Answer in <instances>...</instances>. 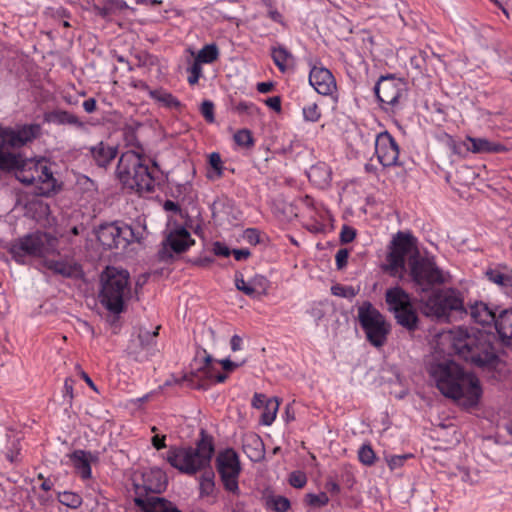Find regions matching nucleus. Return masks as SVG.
Wrapping results in <instances>:
<instances>
[{
  "label": "nucleus",
  "instance_id": "obj_19",
  "mask_svg": "<svg viewBox=\"0 0 512 512\" xmlns=\"http://www.w3.org/2000/svg\"><path fill=\"white\" fill-rule=\"evenodd\" d=\"M309 83L321 95H332L336 90L333 74L324 67L314 66L309 74Z\"/></svg>",
  "mask_w": 512,
  "mask_h": 512
},
{
  "label": "nucleus",
  "instance_id": "obj_28",
  "mask_svg": "<svg viewBox=\"0 0 512 512\" xmlns=\"http://www.w3.org/2000/svg\"><path fill=\"white\" fill-rule=\"evenodd\" d=\"M44 121L47 123L57 125H71L78 128H83L84 124L79 118L65 110H54L44 114Z\"/></svg>",
  "mask_w": 512,
  "mask_h": 512
},
{
  "label": "nucleus",
  "instance_id": "obj_41",
  "mask_svg": "<svg viewBox=\"0 0 512 512\" xmlns=\"http://www.w3.org/2000/svg\"><path fill=\"white\" fill-rule=\"evenodd\" d=\"M234 141L239 145V146H244V147H250L253 145V137H252V133L250 130L248 129H241V130H238L235 134H234Z\"/></svg>",
  "mask_w": 512,
  "mask_h": 512
},
{
  "label": "nucleus",
  "instance_id": "obj_45",
  "mask_svg": "<svg viewBox=\"0 0 512 512\" xmlns=\"http://www.w3.org/2000/svg\"><path fill=\"white\" fill-rule=\"evenodd\" d=\"M209 164L214 169L215 177L220 178L223 175V164L221 156L217 152H213L209 156Z\"/></svg>",
  "mask_w": 512,
  "mask_h": 512
},
{
  "label": "nucleus",
  "instance_id": "obj_60",
  "mask_svg": "<svg viewBox=\"0 0 512 512\" xmlns=\"http://www.w3.org/2000/svg\"><path fill=\"white\" fill-rule=\"evenodd\" d=\"M245 361H242L241 363H236L231 361L230 359H223L220 361V364L222 365L223 369L226 371H233L234 369L238 368L239 366L243 365Z\"/></svg>",
  "mask_w": 512,
  "mask_h": 512
},
{
  "label": "nucleus",
  "instance_id": "obj_46",
  "mask_svg": "<svg viewBox=\"0 0 512 512\" xmlns=\"http://www.w3.org/2000/svg\"><path fill=\"white\" fill-rule=\"evenodd\" d=\"M201 114L208 123H214V104L210 100H204L200 107Z\"/></svg>",
  "mask_w": 512,
  "mask_h": 512
},
{
  "label": "nucleus",
  "instance_id": "obj_9",
  "mask_svg": "<svg viewBox=\"0 0 512 512\" xmlns=\"http://www.w3.org/2000/svg\"><path fill=\"white\" fill-rule=\"evenodd\" d=\"M385 301L389 311L394 314L397 324L408 331H414L418 328V315L406 291L401 287L390 288L385 293Z\"/></svg>",
  "mask_w": 512,
  "mask_h": 512
},
{
  "label": "nucleus",
  "instance_id": "obj_56",
  "mask_svg": "<svg viewBox=\"0 0 512 512\" xmlns=\"http://www.w3.org/2000/svg\"><path fill=\"white\" fill-rule=\"evenodd\" d=\"M213 252L217 256L228 257L231 253L230 249L221 242H215L213 244Z\"/></svg>",
  "mask_w": 512,
  "mask_h": 512
},
{
  "label": "nucleus",
  "instance_id": "obj_14",
  "mask_svg": "<svg viewBox=\"0 0 512 512\" xmlns=\"http://www.w3.org/2000/svg\"><path fill=\"white\" fill-rule=\"evenodd\" d=\"M194 244L190 233L185 227L171 230L162 242L156 258L159 262L169 263L173 260V253H183Z\"/></svg>",
  "mask_w": 512,
  "mask_h": 512
},
{
  "label": "nucleus",
  "instance_id": "obj_31",
  "mask_svg": "<svg viewBox=\"0 0 512 512\" xmlns=\"http://www.w3.org/2000/svg\"><path fill=\"white\" fill-rule=\"evenodd\" d=\"M89 456L90 454L83 450H76L70 455L74 467L78 470L83 479H88L91 476Z\"/></svg>",
  "mask_w": 512,
  "mask_h": 512
},
{
  "label": "nucleus",
  "instance_id": "obj_47",
  "mask_svg": "<svg viewBox=\"0 0 512 512\" xmlns=\"http://www.w3.org/2000/svg\"><path fill=\"white\" fill-rule=\"evenodd\" d=\"M307 483V477L304 472L294 471L289 476V484L294 488H303Z\"/></svg>",
  "mask_w": 512,
  "mask_h": 512
},
{
  "label": "nucleus",
  "instance_id": "obj_23",
  "mask_svg": "<svg viewBox=\"0 0 512 512\" xmlns=\"http://www.w3.org/2000/svg\"><path fill=\"white\" fill-rule=\"evenodd\" d=\"M118 234L120 236V246L125 247L126 245L133 242L140 243L145 238L147 232L146 227L139 221H136L131 225H118Z\"/></svg>",
  "mask_w": 512,
  "mask_h": 512
},
{
  "label": "nucleus",
  "instance_id": "obj_54",
  "mask_svg": "<svg viewBox=\"0 0 512 512\" xmlns=\"http://www.w3.org/2000/svg\"><path fill=\"white\" fill-rule=\"evenodd\" d=\"M264 4L267 6L268 8V15L269 17L275 21V22H278L282 25H284V22H283V17L281 15V13H279L276 9L273 8L272 6V2L270 0H265L264 1Z\"/></svg>",
  "mask_w": 512,
  "mask_h": 512
},
{
  "label": "nucleus",
  "instance_id": "obj_1",
  "mask_svg": "<svg viewBox=\"0 0 512 512\" xmlns=\"http://www.w3.org/2000/svg\"><path fill=\"white\" fill-rule=\"evenodd\" d=\"M429 374L445 397L465 399L469 406L478 403L482 394L479 379L472 373H466L454 361L431 364Z\"/></svg>",
  "mask_w": 512,
  "mask_h": 512
},
{
  "label": "nucleus",
  "instance_id": "obj_3",
  "mask_svg": "<svg viewBox=\"0 0 512 512\" xmlns=\"http://www.w3.org/2000/svg\"><path fill=\"white\" fill-rule=\"evenodd\" d=\"M101 304L111 313L120 314L125 304L132 298L129 272L125 269L108 266L101 273Z\"/></svg>",
  "mask_w": 512,
  "mask_h": 512
},
{
  "label": "nucleus",
  "instance_id": "obj_40",
  "mask_svg": "<svg viewBox=\"0 0 512 512\" xmlns=\"http://www.w3.org/2000/svg\"><path fill=\"white\" fill-rule=\"evenodd\" d=\"M214 489V473L205 471L200 481V491L203 495H210Z\"/></svg>",
  "mask_w": 512,
  "mask_h": 512
},
{
  "label": "nucleus",
  "instance_id": "obj_34",
  "mask_svg": "<svg viewBox=\"0 0 512 512\" xmlns=\"http://www.w3.org/2000/svg\"><path fill=\"white\" fill-rule=\"evenodd\" d=\"M279 408V401L277 398L268 399L264 406V411L261 415V423L264 425H271L275 420L276 413Z\"/></svg>",
  "mask_w": 512,
  "mask_h": 512
},
{
  "label": "nucleus",
  "instance_id": "obj_5",
  "mask_svg": "<svg viewBox=\"0 0 512 512\" xmlns=\"http://www.w3.org/2000/svg\"><path fill=\"white\" fill-rule=\"evenodd\" d=\"M116 174L125 187L138 193L154 190L155 180L146 160L135 151L129 150L121 155Z\"/></svg>",
  "mask_w": 512,
  "mask_h": 512
},
{
  "label": "nucleus",
  "instance_id": "obj_32",
  "mask_svg": "<svg viewBox=\"0 0 512 512\" xmlns=\"http://www.w3.org/2000/svg\"><path fill=\"white\" fill-rule=\"evenodd\" d=\"M272 59L281 72H286L293 64V55L283 46L272 48Z\"/></svg>",
  "mask_w": 512,
  "mask_h": 512
},
{
  "label": "nucleus",
  "instance_id": "obj_8",
  "mask_svg": "<svg viewBox=\"0 0 512 512\" xmlns=\"http://www.w3.org/2000/svg\"><path fill=\"white\" fill-rule=\"evenodd\" d=\"M58 239L45 232L26 235L15 241L9 252L18 263H25L26 256L45 257L57 250Z\"/></svg>",
  "mask_w": 512,
  "mask_h": 512
},
{
  "label": "nucleus",
  "instance_id": "obj_53",
  "mask_svg": "<svg viewBox=\"0 0 512 512\" xmlns=\"http://www.w3.org/2000/svg\"><path fill=\"white\" fill-rule=\"evenodd\" d=\"M8 128L0 127V165H5L7 162L4 159L6 153L10 151H5V141H6V132Z\"/></svg>",
  "mask_w": 512,
  "mask_h": 512
},
{
  "label": "nucleus",
  "instance_id": "obj_15",
  "mask_svg": "<svg viewBox=\"0 0 512 512\" xmlns=\"http://www.w3.org/2000/svg\"><path fill=\"white\" fill-rule=\"evenodd\" d=\"M377 99L383 104L395 108L406 94V83L392 75L381 76L374 87Z\"/></svg>",
  "mask_w": 512,
  "mask_h": 512
},
{
  "label": "nucleus",
  "instance_id": "obj_16",
  "mask_svg": "<svg viewBox=\"0 0 512 512\" xmlns=\"http://www.w3.org/2000/svg\"><path fill=\"white\" fill-rule=\"evenodd\" d=\"M42 133L40 124H26L18 126L15 129L8 128L6 132L5 151L11 148H20L34 139L38 138Z\"/></svg>",
  "mask_w": 512,
  "mask_h": 512
},
{
  "label": "nucleus",
  "instance_id": "obj_38",
  "mask_svg": "<svg viewBox=\"0 0 512 512\" xmlns=\"http://www.w3.org/2000/svg\"><path fill=\"white\" fill-rule=\"evenodd\" d=\"M331 293L334 296L352 299L359 293V289H356L353 286L335 284L331 287Z\"/></svg>",
  "mask_w": 512,
  "mask_h": 512
},
{
  "label": "nucleus",
  "instance_id": "obj_6",
  "mask_svg": "<svg viewBox=\"0 0 512 512\" xmlns=\"http://www.w3.org/2000/svg\"><path fill=\"white\" fill-rule=\"evenodd\" d=\"M420 310L437 321H448L452 312L467 313L461 293L453 288L437 289L421 297Z\"/></svg>",
  "mask_w": 512,
  "mask_h": 512
},
{
  "label": "nucleus",
  "instance_id": "obj_63",
  "mask_svg": "<svg viewBox=\"0 0 512 512\" xmlns=\"http://www.w3.org/2000/svg\"><path fill=\"white\" fill-rule=\"evenodd\" d=\"M233 255L237 261H241L247 259L251 253L248 249H234Z\"/></svg>",
  "mask_w": 512,
  "mask_h": 512
},
{
  "label": "nucleus",
  "instance_id": "obj_30",
  "mask_svg": "<svg viewBox=\"0 0 512 512\" xmlns=\"http://www.w3.org/2000/svg\"><path fill=\"white\" fill-rule=\"evenodd\" d=\"M466 142L470 143V145H467V150L473 153H498L506 150L503 145L485 138L467 136Z\"/></svg>",
  "mask_w": 512,
  "mask_h": 512
},
{
  "label": "nucleus",
  "instance_id": "obj_48",
  "mask_svg": "<svg viewBox=\"0 0 512 512\" xmlns=\"http://www.w3.org/2000/svg\"><path fill=\"white\" fill-rule=\"evenodd\" d=\"M271 502L273 509L277 512H286L290 508V501L284 496H276Z\"/></svg>",
  "mask_w": 512,
  "mask_h": 512
},
{
  "label": "nucleus",
  "instance_id": "obj_55",
  "mask_svg": "<svg viewBox=\"0 0 512 512\" xmlns=\"http://www.w3.org/2000/svg\"><path fill=\"white\" fill-rule=\"evenodd\" d=\"M349 252L347 249H339L336 253V265L338 269H342L347 265Z\"/></svg>",
  "mask_w": 512,
  "mask_h": 512
},
{
  "label": "nucleus",
  "instance_id": "obj_49",
  "mask_svg": "<svg viewBox=\"0 0 512 512\" xmlns=\"http://www.w3.org/2000/svg\"><path fill=\"white\" fill-rule=\"evenodd\" d=\"M189 72L190 76L188 77V82L190 85H194L198 82L202 73L201 63L194 60L192 66L189 69Z\"/></svg>",
  "mask_w": 512,
  "mask_h": 512
},
{
  "label": "nucleus",
  "instance_id": "obj_64",
  "mask_svg": "<svg viewBox=\"0 0 512 512\" xmlns=\"http://www.w3.org/2000/svg\"><path fill=\"white\" fill-rule=\"evenodd\" d=\"M83 108L87 113H93L96 110V101L94 98H89L83 102Z\"/></svg>",
  "mask_w": 512,
  "mask_h": 512
},
{
  "label": "nucleus",
  "instance_id": "obj_52",
  "mask_svg": "<svg viewBox=\"0 0 512 512\" xmlns=\"http://www.w3.org/2000/svg\"><path fill=\"white\" fill-rule=\"evenodd\" d=\"M487 275L489 276V279L491 281H493L494 283L499 284V285H506V283L510 280L509 276L504 275L495 270L488 271Z\"/></svg>",
  "mask_w": 512,
  "mask_h": 512
},
{
  "label": "nucleus",
  "instance_id": "obj_2",
  "mask_svg": "<svg viewBox=\"0 0 512 512\" xmlns=\"http://www.w3.org/2000/svg\"><path fill=\"white\" fill-rule=\"evenodd\" d=\"M493 338L487 332L463 327L449 332V342L454 353L477 367L494 366L498 362Z\"/></svg>",
  "mask_w": 512,
  "mask_h": 512
},
{
  "label": "nucleus",
  "instance_id": "obj_20",
  "mask_svg": "<svg viewBox=\"0 0 512 512\" xmlns=\"http://www.w3.org/2000/svg\"><path fill=\"white\" fill-rule=\"evenodd\" d=\"M134 503L142 512H181L172 502L157 496L135 497Z\"/></svg>",
  "mask_w": 512,
  "mask_h": 512
},
{
  "label": "nucleus",
  "instance_id": "obj_21",
  "mask_svg": "<svg viewBox=\"0 0 512 512\" xmlns=\"http://www.w3.org/2000/svg\"><path fill=\"white\" fill-rule=\"evenodd\" d=\"M38 176L40 177H36L35 184H33L36 189V194L40 196H49L51 193L56 191L57 180L53 176L50 168L43 162H40L39 164Z\"/></svg>",
  "mask_w": 512,
  "mask_h": 512
},
{
  "label": "nucleus",
  "instance_id": "obj_36",
  "mask_svg": "<svg viewBox=\"0 0 512 512\" xmlns=\"http://www.w3.org/2000/svg\"><path fill=\"white\" fill-rule=\"evenodd\" d=\"M219 56L218 48L215 44L205 45L199 52L195 60L199 63H212Z\"/></svg>",
  "mask_w": 512,
  "mask_h": 512
},
{
  "label": "nucleus",
  "instance_id": "obj_33",
  "mask_svg": "<svg viewBox=\"0 0 512 512\" xmlns=\"http://www.w3.org/2000/svg\"><path fill=\"white\" fill-rule=\"evenodd\" d=\"M150 97L163 107L179 110L181 108L180 101L170 92L164 89L149 90Z\"/></svg>",
  "mask_w": 512,
  "mask_h": 512
},
{
  "label": "nucleus",
  "instance_id": "obj_39",
  "mask_svg": "<svg viewBox=\"0 0 512 512\" xmlns=\"http://www.w3.org/2000/svg\"><path fill=\"white\" fill-rule=\"evenodd\" d=\"M58 500L67 507L77 508L81 505V497L73 492L59 493Z\"/></svg>",
  "mask_w": 512,
  "mask_h": 512
},
{
  "label": "nucleus",
  "instance_id": "obj_59",
  "mask_svg": "<svg viewBox=\"0 0 512 512\" xmlns=\"http://www.w3.org/2000/svg\"><path fill=\"white\" fill-rule=\"evenodd\" d=\"M266 105L271 109L279 112L281 110V99L279 96H273L265 101Z\"/></svg>",
  "mask_w": 512,
  "mask_h": 512
},
{
  "label": "nucleus",
  "instance_id": "obj_24",
  "mask_svg": "<svg viewBox=\"0 0 512 512\" xmlns=\"http://www.w3.org/2000/svg\"><path fill=\"white\" fill-rule=\"evenodd\" d=\"M242 449L246 456L253 462L261 461L265 456L264 443L260 436L255 433L244 435Z\"/></svg>",
  "mask_w": 512,
  "mask_h": 512
},
{
  "label": "nucleus",
  "instance_id": "obj_51",
  "mask_svg": "<svg viewBox=\"0 0 512 512\" xmlns=\"http://www.w3.org/2000/svg\"><path fill=\"white\" fill-rule=\"evenodd\" d=\"M356 237V230L350 226L344 225L340 233V241L343 244L352 242Z\"/></svg>",
  "mask_w": 512,
  "mask_h": 512
},
{
  "label": "nucleus",
  "instance_id": "obj_10",
  "mask_svg": "<svg viewBox=\"0 0 512 512\" xmlns=\"http://www.w3.org/2000/svg\"><path fill=\"white\" fill-rule=\"evenodd\" d=\"M405 257H408L410 262L412 258L420 256L415 238L409 233L399 231L391 242L390 252L387 255V265L384 269L389 271L391 275H396L404 269Z\"/></svg>",
  "mask_w": 512,
  "mask_h": 512
},
{
  "label": "nucleus",
  "instance_id": "obj_11",
  "mask_svg": "<svg viewBox=\"0 0 512 512\" xmlns=\"http://www.w3.org/2000/svg\"><path fill=\"white\" fill-rule=\"evenodd\" d=\"M410 275L415 285L422 291H429L435 285L446 282L443 271L428 258L414 257L410 261Z\"/></svg>",
  "mask_w": 512,
  "mask_h": 512
},
{
  "label": "nucleus",
  "instance_id": "obj_29",
  "mask_svg": "<svg viewBox=\"0 0 512 512\" xmlns=\"http://www.w3.org/2000/svg\"><path fill=\"white\" fill-rule=\"evenodd\" d=\"M119 237L117 223L101 225L97 233L99 242L109 249L120 247Z\"/></svg>",
  "mask_w": 512,
  "mask_h": 512
},
{
  "label": "nucleus",
  "instance_id": "obj_25",
  "mask_svg": "<svg viewBox=\"0 0 512 512\" xmlns=\"http://www.w3.org/2000/svg\"><path fill=\"white\" fill-rule=\"evenodd\" d=\"M90 153L99 167H106L115 159L118 151L117 147L101 141L90 148Z\"/></svg>",
  "mask_w": 512,
  "mask_h": 512
},
{
  "label": "nucleus",
  "instance_id": "obj_27",
  "mask_svg": "<svg viewBox=\"0 0 512 512\" xmlns=\"http://www.w3.org/2000/svg\"><path fill=\"white\" fill-rule=\"evenodd\" d=\"M469 314L476 323L481 325L494 324L497 318L496 312L482 301L470 305Z\"/></svg>",
  "mask_w": 512,
  "mask_h": 512
},
{
  "label": "nucleus",
  "instance_id": "obj_35",
  "mask_svg": "<svg viewBox=\"0 0 512 512\" xmlns=\"http://www.w3.org/2000/svg\"><path fill=\"white\" fill-rule=\"evenodd\" d=\"M129 8L128 4L123 0H104L102 13L105 15V19L108 20L111 15H116Z\"/></svg>",
  "mask_w": 512,
  "mask_h": 512
},
{
  "label": "nucleus",
  "instance_id": "obj_37",
  "mask_svg": "<svg viewBox=\"0 0 512 512\" xmlns=\"http://www.w3.org/2000/svg\"><path fill=\"white\" fill-rule=\"evenodd\" d=\"M159 329L160 326H157L153 332L147 329H139L137 339L141 349H148L155 344Z\"/></svg>",
  "mask_w": 512,
  "mask_h": 512
},
{
  "label": "nucleus",
  "instance_id": "obj_44",
  "mask_svg": "<svg viewBox=\"0 0 512 512\" xmlns=\"http://www.w3.org/2000/svg\"><path fill=\"white\" fill-rule=\"evenodd\" d=\"M359 460L364 465H372L375 461V453L370 445H363L358 452Z\"/></svg>",
  "mask_w": 512,
  "mask_h": 512
},
{
  "label": "nucleus",
  "instance_id": "obj_26",
  "mask_svg": "<svg viewBox=\"0 0 512 512\" xmlns=\"http://www.w3.org/2000/svg\"><path fill=\"white\" fill-rule=\"evenodd\" d=\"M331 175V168L324 162L316 163L308 171L310 182L321 189H325L330 185Z\"/></svg>",
  "mask_w": 512,
  "mask_h": 512
},
{
  "label": "nucleus",
  "instance_id": "obj_43",
  "mask_svg": "<svg viewBox=\"0 0 512 512\" xmlns=\"http://www.w3.org/2000/svg\"><path fill=\"white\" fill-rule=\"evenodd\" d=\"M306 502L310 506L323 507L328 504L329 498L325 492L319 494L309 493L306 495Z\"/></svg>",
  "mask_w": 512,
  "mask_h": 512
},
{
  "label": "nucleus",
  "instance_id": "obj_17",
  "mask_svg": "<svg viewBox=\"0 0 512 512\" xmlns=\"http://www.w3.org/2000/svg\"><path fill=\"white\" fill-rule=\"evenodd\" d=\"M375 152L379 162L384 167L397 164L399 157L398 145L388 132H382L376 137Z\"/></svg>",
  "mask_w": 512,
  "mask_h": 512
},
{
  "label": "nucleus",
  "instance_id": "obj_58",
  "mask_svg": "<svg viewBox=\"0 0 512 512\" xmlns=\"http://www.w3.org/2000/svg\"><path fill=\"white\" fill-rule=\"evenodd\" d=\"M245 239L251 244L259 243V232L256 229L249 228L244 232Z\"/></svg>",
  "mask_w": 512,
  "mask_h": 512
},
{
  "label": "nucleus",
  "instance_id": "obj_57",
  "mask_svg": "<svg viewBox=\"0 0 512 512\" xmlns=\"http://www.w3.org/2000/svg\"><path fill=\"white\" fill-rule=\"evenodd\" d=\"M236 287L248 296H253L255 294V289L248 285L243 279H236Z\"/></svg>",
  "mask_w": 512,
  "mask_h": 512
},
{
  "label": "nucleus",
  "instance_id": "obj_12",
  "mask_svg": "<svg viewBox=\"0 0 512 512\" xmlns=\"http://www.w3.org/2000/svg\"><path fill=\"white\" fill-rule=\"evenodd\" d=\"M5 165H0V169L7 172H13L17 180L25 185L35 184L38 176V167L40 162L33 159L23 158L21 154L9 152L4 156Z\"/></svg>",
  "mask_w": 512,
  "mask_h": 512
},
{
  "label": "nucleus",
  "instance_id": "obj_7",
  "mask_svg": "<svg viewBox=\"0 0 512 512\" xmlns=\"http://www.w3.org/2000/svg\"><path fill=\"white\" fill-rule=\"evenodd\" d=\"M357 320L372 346L380 348L387 342L391 325L371 302L364 301L358 307Z\"/></svg>",
  "mask_w": 512,
  "mask_h": 512
},
{
  "label": "nucleus",
  "instance_id": "obj_4",
  "mask_svg": "<svg viewBox=\"0 0 512 512\" xmlns=\"http://www.w3.org/2000/svg\"><path fill=\"white\" fill-rule=\"evenodd\" d=\"M200 435L196 448L170 447L166 457L168 463L189 475L209 466L214 454L213 438L204 429H201Z\"/></svg>",
  "mask_w": 512,
  "mask_h": 512
},
{
  "label": "nucleus",
  "instance_id": "obj_22",
  "mask_svg": "<svg viewBox=\"0 0 512 512\" xmlns=\"http://www.w3.org/2000/svg\"><path fill=\"white\" fill-rule=\"evenodd\" d=\"M44 265L55 274L66 278L83 277L82 267L74 261L48 259L44 261Z\"/></svg>",
  "mask_w": 512,
  "mask_h": 512
},
{
  "label": "nucleus",
  "instance_id": "obj_13",
  "mask_svg": "<svg viewBox=\"0 0 512 512\" xmlns=\"http://www.w3.org/2000/svg\"><path fill=\"white\" fill-rule=\"evenodd\" d=\"M216 462L225 489L238 495V477L241 471L238 455L232 449H227L218 455Z\"/></svg>",
  "mask_w": 512,
  "mask_h": 512
},
{
  "label": "nucleus",
  "instance_id": "obj_18",
  "mask_svg": "<svg viewBox=\"0 0 512 512\" xmlns=\"http://www.w3.org/2000/svg\"><path fill=\"white\" fill-rule=\"evenodd\" d=\"M167 477L160 469H151L143 474V483L135 485L136 497H149V493L159 494L166 489Z\"/></svg>",
  "mask_w": 512,
  "mask_h": 512
},
{
  "label": "nucleus",
  "instance_id": "obj_62",
  "mask_svg": "<svg viewBox=\"0 0 512 512\" xmlns=\"http://www.w3.org/2000/svg\"><path fill=\"white\" fill-rule=\"evenodd\" d=\"M266 401L265 395L256 393L252 399V405L255 408H264Z\"/></svg>",
  "mask_w": 512,
  "mask_h": 512
},
{
  "label": "nucleus",
  "instance_id": "obj_42",
  "mask_svg": "<svg viewBox=\"0 0 512 512\" xmlns=\"http://www.w3.org/2000/svg\"><path fill=\"white\" fill-rule=\"evenodd\" d=\"M303 116L306 121L317 122L321 117V112L316 103H310L303 107Z\"/></svg>",
  "mask_w": 512,
  "mask_h": 512
},
{
  "label": "nucleus",
  "instance_id": "obj_50",
  "mask_svg": "<svg viewBox=\"0 0 512 512\" xmlns=\"http://www.w3.org/2000/svg\"><path fill=\"white\" fill-rule=\"evenodd\" d=\"M143 349H141L140 345H139V341H135V340H132L129 345L127 346L126 348V353L129 357H131L132 359H134L135 361H141V358H140V352L142 351Z\"/></svg>",
  "mask_w": 512,
  "mask_h": 512
},
{
  "label": "nucleus",
  "instance_id": "obj_61",
  "mask_svg": "<svg viewBox=\"0 0 512 512\" xmlns=\"http://www.w3.org/2000/svg\"><path fill=\"white\" fill-rule=\"evenodd\" d=\"M407 455L403 456H393L391 459L388 460V465L391 469H394L396 467L402 466L404 463V460L407 458Z\"/></svg>",
  "mask_w": 512,
  "mask_h": 512
}]
</instances>
